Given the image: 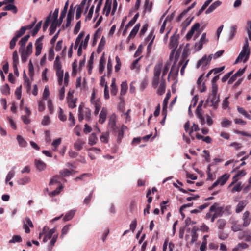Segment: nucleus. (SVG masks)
<instances>
[{"label":"nucleus","instance_id":"a19ab883","mask_svg":"<svg viewBox=\"0 0 251 251\" xmlns=\"http://www.w3.org/2000/svg\"><path fill=\"white\" fill-rule=\"evenodd\" d=\"M226 224V221L225 220L223 219H220L217 220V225L218 227V228L223 230L225 227V226Z\"/></svg>","mask_w":251,"mask_h":251},{"label":"nucleus","instance_id":"7ed1b4c3","mask_svg":"<svg viewBox=\"0 0 251 251\" xmlns=\"http://www.w3.org/2000/svg\"><path fill=\"white\" fill-rule=\"evenodd\" d=\"M250 53V50L249 47V43L248 40L246 38L242 50H241V52L239 53L238 56L236 58L235 61V64L239 62L242 61L244 57L245 58L243 60L244 62H247L249 57Z\"/></svg>","mask_w":251,"mask_h":251},{"label":"nucleus","instance_id":"09e8293b","mask_svg":"<svg viewBox=\"0 0 251 251\" xmlns=\"http://www.w3.org/2000/svg\"><path fill=\"white\" fill-rule=\"evenodd\" d=\"M24 78L25 79V85H26L27 91L28 92L31 89V82L27 78L25 72L24 73Z\"/></svg>","mask_w":251,"mask_h":251},{"label":"nucleus","instance_id":"ddd939ff","mask_svg":"<svg viewBox=\"0 0 251 251\" xmlns=\"http://www.w3.org/2000/svg\"><path fill=\"white\" fill-rule=\"evenodd\" d=\"M246 68L242 69H239L235 74H234L228 81V84H232L236 79L238 76H241L245 72Z\"/></svg>","mask_w":251,"mask_h":251},{"label":"nucleus","instance_id":"49530a36","mask_svg":"<svg viewBox=\"0 0 251 251\" xmlns=\"http://www.w3.org/2000/svg\"><path fill=\"white\" fill-rule=\"evenodd\" d=\"M51 12H50V15L47 17L46 21L43 25V30L44 31H45L46 29H47L48 27L49 26L50 21V18H51Z\"/></svg>","mask_w":251,"mask_h":251},{"label":"nucleus","instance_id":"f03ea898","mask_svg":"<svg viewBox=\"0 0 251 251\" xmlns=\"http://www.w3.org/2000/svg\"><path fill=\"white\" fill-rule=\"evenodd\" d=\"M163 67V61H158L155 65L153 69V76L152 79V85L154 88H157L159 84V77L161 74V70Z\"/></svg>","mask_w":251,"mask_h":251},{"label":"nucleus","instance_id":"864d4df0","mask_svg":"<svg viewBox=\"0 0 251 251\" xmlns=\"http://www.w3.org/2000/svg\"><path fill=\"white\" fill-rule=\"evenodd\" d=\"M22 239L20 235H14L12 238L9 240V243H15L16 242H21Z\"/></svg>","mask_w":251,"mask_h":251},{"label":"nucleus","instance_id":"aec40b11","mask_svg":"<svg viewBox=\"0 0 251 251\" xmlns=\"http://www.w3.org/2000/svg\"><path fill=\"white\" fill-rule=\"evenodd\" d=\"M30 37V35L28 34L21 38V39L20 40L19 42V44L20 45V47L19 48V52H21V51L23 49H25V44L28 40L29 38Z\"/></svg>","mask_w":251,"mask_h":251},{"label":"nucleus","instance_id":"338daca9","mask_svg":"<svg viewBox=\"0 0 251 251\" xmlns=\"http://www.w3.org/2000/svg\"><path fill=\"white\" fill-rule=\"evenodd\" d=\"M14 175H15V172L13 170L9 171L6 177V179H5L6 183L9 181L14 177Z\"/></svg>","mask_w":251,"mask_h":251},{"label":"nucleus","instance_id":"9b49d317","mask_svg":"<svg viewBox=\"0 0 251 251\" xmlns=\"http://www.w3.org/2000/svg\"><path fill=\"white\" fill-rule=\"evenodd\" d=\"M72 8L73 5H71L67 16V21L65 25L66 28L70 26L71 21L74 19L75 9H73Z\"/></svg>","mask_w":251,"mask_h":251},{"label":"nucleus","instance_id":"c756f323","mask_svg":"<svg viewBox=\"0 0 251 251\" xmlns=\"http://www.w3.org/2000/svg\"><path fill=\"white\" fill-rule=\"evenodd\" d=\"M55 230H56L55 228H52L50 229L49 232L46 234L45 237H44L43 239V242L45 243L47 242L48 240L50 239L52 237L53 234L55 233Z\"/></svg>","mask_w":251,"mask_h":251},{"label":"nucleus","instance_id":"f8f14e48","mask_svg":"<svg viewBox=\"0 0 251 251\" xmlns=\"http://www.w3.org/2000/svg\"><path fill=\"white\" fill-rule=\"evenodd\" d=\"M108 127L112 131H115L118 128L116 125V115L115 114H112L109 118Z\"/></svg>","mask_w":251,"mask_h":251},{"label":"nucleus","instance_id":"20e7f679","mask_svg":"<svg viewBox=\"0 0 251 251\" xmlns=\"http://www.w3.org/2000/svg\"><path fill=\"white\" fill-rule=\"evenodd\" d=\"M78 120L81 122L83 119L88 121L91 120V111L86 107H84L83 105H80L78 108Z\"/></svg>","mask_w":251,"mask_h":251},{"label":"nucleus","instance_id":"72a5a7b5","mask_svg":"<svg viewBox=\"0 0 251 251\" xmlns=\"http://www.w3.org/2000/svg\"><path fill=\"white\" fill-rule=\"evenodd\" d=\"M178 70H179V66H176V65H175V64H174L171 68V70L168 76L169 77L171 75H177L178 73Z\"/></svg>","mask_w":251,"mask_h":251},{"label":"nucleus","instance_id":"2f4dec72","mask_svg":"<svg viewBox=\"0 0 251 251\" xmlns=\"http://www.w3.org/2000/svg\"><path fill=\"white\" fill-rule=\"evenodd\" d=\"M197 229L194 227L191 231V235L192 237V239L190 242L191 244L194 243L195 241H197L198 238V234L197 233Z\"/></svg>","mask_w":251,"mask_h":251},{"label":"nucleus","instance_id":"0eeeda50","mask_svg":"<svg viewBox=\"0 0 251 251\" xmlns=\"http://www.w3.org/2000/svg\"><path fill=\"white\" fill-rule=\"evenodd\" d=\"M178 37L175 35L171 37L169 43V47L172 49L170 57L173 56L177 46H178Z\"/></svg>","mask_w":251,"mask_h":251},{"label":"nucleus","instance_id":"6e6d98bb","mask_svg":"<svg viewBox=\"0 0 251 251\" xmlns=\"http://www.w3.org/2000/svg\"><path fill=\"white\" fill-rule=\"evenodd\" d=\"M199 130H200V128L198 126V125H197L196 124H194L189 132V135L191 137V138L193 140L194 139V138L192 136V133H193V131H198Z\"/></svg>","mask_w":251,"mask_h":251},{"label":"nucleus","instance_id":"473e14b6","mask_svg":"<svg viewBox=\"0 0 251 251\" xmlns=\"http://www.w3.org/2000/svg\"><path fill=\"white\" fill-rule=\"evenodd\" d=\"M17 140L20 146L22 147H25L27 146V143L21 135H17Z\"/></svg>","mask_w":251,"mask_h":251},{"label":"nucleus","instance_id":"dca6fc26","mask_svg":"<svg viewBox=\"0 0 251 251\" xmlns=\"http://www.w3.org/2000/svg\"><path fill=\"white\" fill-rule=\"evenodd\" d=\"M166 81L164 78L161 79L160 83L157 89V93L159 95H162L165 92Z\"/></svg>","mask_w":251,"mask_h":251},{"label":"nucleus","instance_id":"a878e982","mask_svg":"<svg viewBox=\"0 0 251 251\" xmlns=\"http://www.w3.org/2000/svg\"><path fill=\"white\" fill-rule=\"evenodd\" d=\"M60 25H59V21L52 20L50 27V35H52L55 32L57 26Z\"/></svg>","mask_w":251,"mask_h":251},{"label":"nucleus","instance_id":"c9c22d12","mask_svg":"<svg viewBox=\"0 0 251 251\" xmlns=\"http://www.w3.org/2000/svg\"><path fill=\"white\" fill-rule=\"evenodd\" d=\"M111 94L112 95L115 96L117 94L118 89L115 83V79L113 78L112 80V83L111 85Z\"/></svg>","mask_w":251,"mask_h":251},{"label":"nucleus","instance_id":"a18cd8bd","mask_svg":"<svg viewBox=\"0 0 251 251\" xmlns=\"http://www.w3.org/2000/svg\"><path fill=\"white\" fill-rule=\"evenodd\" d=\"M114 133H117L118 134H117V142L118 143H120L122 140V139L123 138V136H124V132L121 130H120V128L118 127L117 128V130H116L115 131H113Z\"/></svg>","mask_w":251,"mask_h":251},{"label":"nucleus","instance_id":"ea45409f","mask_svg":"<svg viewBox=\"0 0 251 251\" xmlns=\"http://www.w3.org/2000/svg\"><path fill=\"white\" fill-rule=\"evenodd\" d=\"M71 226V225L68 224L66 225L63 227L61 230V234L60 237L61 238H63V237L67 234L70 229Z\"/></svg>","mask_w":251,"mask_h":251},{"label":"nucleus","instance_id":"c85d7f7f","mask_svg":"<svg viewBox=\"0 0 251 251\" xmlns=\"http://www.w3.org/2000/svg\"><path fill=\"white\" fill-rule=\"evenodd\" d=\"M35 163L37 168L39 171H42L44 170L46 167V164L41 160L35 159Z\"/></svg>","mask_w":251,"mask_h":251},{"label":"nucleus","instance_id":"052dcab7","mask_svg":"<svg viewBox=\"0 0 251 251\" xmlns=\"http://www.w3.org/2000/svg\"><path fill=\"white\" fill-rule=\"evenodd\" d=\"M115 60L116 62V65L115 66V71L117 72L119 71L121 66V62L120 58L117 56L115 57Z\"/></svg>","mask_w":251,"mask_h":251},{"label":"nucleus","instance_id":"4d7b16f0","mask_svg":"<svg viewBox=\"0 0 251 251\" xmlns=\"http://www.w3.org/2000/svg\"><path fill=\"white\" fill-rule=\"evenodd\" d=\"M13 65H18L19 62V57L17 51H14L12 54Z\"/></svg>","mask_w":251,"mask_h":251},{"label":"nucleus","instance_id":"13d9d810","mask_svg":"<svg viewBox=\"0 0 251 251\" xmlns=\"http://www.w3.org/2000/svg\"><path fill=\"white\" fill-rule=\"evenodd\" d=\"M236 31H237V26L236 25L232 26L230 29V35H229V40H232L233 38V37L235 35Z\"/></svg>","mask_w":251,"mask_h":251},{"label":"nucleus","instance_id":"5fc2aeb1","mask_svg":"<svg viewBox=\"0 0 251 251\" xmlns=\"http://www.w3.org/2000/svg\"><path fill=\"white\" fill-rule=\"evenodd\" d=\"M93 54H91L90 59L88 61V73L89 74H91V70L93 69Z\"/></svg>","mask_w":251,"mask_h":251},{"label":"nucleus","instance_id":"39448f33","mask_svg":"<svg viewBox=\"0 0 251 251\" xmlns=\"http://www.w3.org/2000/svg\"><path fill=\"white\" fill-rule=\"evenodd\" d=\"M219 204L218 203H214L209 209L210 212H214V213L211 217V222L213 223L215 221L216 218L218 217L222 216L223 214L224 213V207L219 206Z\"/></svg>","mask_w":251,"mask_h":251},{"label":"nucleus","instance_id":"bf43d9fd","mask_svg":"<svg viewBox=\"0 0 251 251\" xmlns=\"http://www.w3.org/2000/svg\"><path fill=\"white\" fill-rule=\"evenodd\" d=\"M221 124V126L223 127H227L231 125V122L230 121H229V120H228L226 118H225L223 120Z\"/></svg>","mask_w":251,"mask_h":251},{"label":"nucleus","instance_id":"4c0bfd02","mask_svg":"<svg viewBox=\"0 0 251 251\" xmlns=\"http://www.w3.org/2000/svg\"><path fill=\"white\" fill-rule=\"evenodd\" d=\"M98 140L97 137L95 133H92L91 134L89 138L88 143L89 145L92 146L95 145Z\"/></svg>","mask_w":251,"mask_h":251},{"label":"nucleus","instance_id":"e433bc0d","mask_svg":"<svg viewBox=\"0 0 251 251\" xmlns=\"http://www.w3.org/2000/svg\"><path fill=\"white\" fill-rule=\"evenodd\" d=\"M0 90L1 93L5 95H8L10 93V90L9 85L7 84H5L3 85L1 88Z\"/></svg>","mask_w":251,"mask_h":251},{"label":"nucleus","instance_id":"4468645a","mask_svg":"<svg viewBox=\"0 0 251 251\" xmlns=\"http://www.w3.org/2000/svg\"><path fill=\"white\" fill-rule=\"evenodd\" d=\"M25 222L24 221L23 227L25 230V232L26 233H29L30 231V230L28 226L30 227H33V224L29 217H26L25 218Z\"/></svg>","mask_w":251,"mask_h":251},{"label":"nucleus","instance_id":"6ab92c4d","mask_svg":"<svg viewBox=\"0 0 251 251\" xmlns=\"http://www.w3.org/2000/svg\"><path fill=\"white\" fill-rule=\"evenodd\" d=\"M222 2L219 0H217L213 3L205 11V14H208L213 12L216 8L219 7Z\"/></svg>","mask_w":251,"mask_h":251},{"label":"nucleus","instance_id":"c03bdc74","mask_svg":"<svg viewBox=\"0 0 251 251\" xmlns=\"http://www.w3.org/2000/svg\"><path fill=\"white\" fill-rule=\"evenodd\" d=\"M26 31V28L25 27L22 26L20 29L18 31H17L15 33V37H16L18 39L19 38L21 37L23 35H24Z\"/></svg>","mask_w":251,"mask_h":251},{"label":"nucleus","instance_id":"6e6552de","mask_svg":"<svg viewBox=\"0 0 251 251\" xmlns=\"http://www.w3.org/2000/svg\"><path fill=\"white\" fill-rule=\"evenodd\" d=\"M212 54H210L207 56L206 55H204L200 60H199L197 64V68H199L200 66H202L204 69V67L207 65H209L211 59Z\"/></svg>","mask_w":251,"mask_h":251},{"label":"nucleus","instance_id":"f3484780","mask_svg":"<svg viewBox=\"0 0 251 251\" xmlns=\"http://www.w3.org/2000/svg\"><path fill=\"white\" fill-rule=\"evenodd\" d=\"M68 5H69V1L67 0L66 1V2L65 3V4L63 8V9L61 12L60 16L59 19L58 20L59 25H61V23H62L63 19L66 16V13H67L68 8Z\"/></svg>","mask_w":251,"mask_h":251},{"label":"nucleus","instance_id":"a211bd4d","mask_svg":"<svg viewBox=\"0 0 251 251\" xmlns=\"http://www.w3.org/2000/svg\"><path fill=\"white\" fill-rule=\"evenodd\" d=\"M206 33H203L201 37V38L200 40L199 43H196L195 44V46L197 47L198 46L197 50H201L202 48L203 44H205L208 42V40L206 39Z\"/></svg>","mask_w":251,"mask_h":251},{"label":"nucleus","instance_id":"de8ad7c7","mask_svg":"<svg viewBox=\"0 0 251 251\" xmlns=\"http://www.w3.org/2000/svg\"><path fill=\"white\" fill-rule=\"evenodd\" d=\"M127 89V84L126 82H123L121 84V91L120 94L121 95H125Z\"/></svg>","mask_w":251,"mask_h":251},{"label":"nucleus","instance_id":"8fccbe9b","mask_svg":"<svg viewBox=\"0 0 251 251\" xmlns=\"http://www.w3.org/2000/svg\"><path fill=\"white\" fill-rule=\"evenodd\" d=\"M109 133L108 132L103 133L100 137V140L101 142L107 143L108 141Z\"/></svg>","mask_w":251,"mask_h":251},{"label":"nucleus","instance_id":"cd10ccee","mask_svg":"<svg viewBox=\"0 0 251 251\" xmlns=\"http://www.w3.org/2000/svg\"><path fill=\"white\" fill-rule=\"evenodd\" d=\"M61 179V177L60 176L56 175L54 176L50 180L49 182L50 185H52L54 184H58L59 186L62 185L60 182V180Z\"/></svg>","mask_w":251,"mask_h":251},{"label":"nucleus","instance_id":"603ef678","mask_svg":"<svg viewBox=\"0 0 251 251\" xmlns=\"http://www.w3.org/2000/svg\"><path fill=\"white\" fill-rule=\"evenodd\" d=\"M219 79V75H217L214 78L212 79L211 81L212 83V86H211V90H213L214 88H216V90H218V85L216 84V82L218 81V80Z\"/></svg>","mask_w":251,"mask_h":251},{"label":"nucleus","instance_id":"5701e85b","mask_svg":"<svg viewBox=\"0 0 251 251\" xmlns=\"http://www.w3.org/2000/svg\"><path fill=\"white\" fill-rule=\"evenodd\" d=\"M250 212L248 211H246L244 212L243 215V226H247L251 222V219L249 218Z\"/></svg>","mask_w":251,"mask_h":251},{"label":"nucleus","instance_id":"69168bd1","mask_svg":"<svg viewBox=\"0 0 251 251\" xmlns=\"http://www.w3.org/2000/svg\"><path fill=\"white\" fill-rule=\"evenodd\" d=\"M58 237V235H54L50 242V245L49 246V250H51L53 246L54 245L55 242H56L57 239Z\"/></svg>","mask_w":251,"mask_h":251},{"label":"nucleus","instance_id":"37998d69","mask_svg":"<svg viewBox=\"0 0 251 251\" xmlns=\"http://www.w3.org/2000/svg\"><path fill=\"white\" fill-rule=\"evenodd\" d=\"M21 60L23 62H25L27 61L28 57L31 54H28L27 52H25V49H23L21 52Z\"/></svg>","mask_w":251,"mask_h":251},{"label":"nucleus","instance_id":"412c9836","mask_svg":"<svg viewBox=\"0 0 251 251\" xmlns=\"http://www.w3.org/2000/svg\"><path fill=\"white\" fill-rule=\"evenodd\" d=\"M140 26V24L139 23H138V24H137L135 25V26L133 27V28L130 32V34L129 35V36L127 38L128 42L129 41V40H130L131 38H134L135 36V35L138 32Z\"/></svg>","mask_w":251,"mask_h":251},{"label":"nucleus","instance_id":"774afa93","mask_svg":"<svg viewBox=\"0 0 251 251\" xmlns=\"http://www.w3.org/2000/svg\"><path fill=\"white\" fill-rule=\"evenodd\" d=\"M71 171L67 169H64L59 172L60 175L62 176H68L71 175Z\"/></svg>","mask_w":251,"mask_h":251},{"label":"nucleus","instance_id":"f704fd0d","mask_svg":"<svg viewBox=\"0 0 251 251\" xmlns=\"http://www.w3.org/2000/svg\"><path fill=\"white\" fill-rule=\"evenodd\" d=\"M243 225H242L241 224L238 223L237 221L235 222L232 226H231L232 230L234 231H238L242 229L243 227Z\"/></svg>","mask_w":251,"mask_h":251},{"label":"nucleus","instance_id":"3c124183","mask_svg":"<svg viewBox=\"0 0 251 251\" xmlns=\"http://www.w3.org/2000/svg\"><path fill=\"white\" fill-rule=\"evenodd\" d=\"M139 14L138 13L134 15V17L126 25L127 27H130L132 26L135 24L136 21H137V19L139 17Z\"/></svg>","mask_w":251,"mask_h":251},{"label":"nucleus","instance_id":"393cba45","mask_svg":"<svg viewBox=\"0 0 251 251\" xmlns=\"http://www.w3.org/2000/svg\"><path fill=\"white\" fill-rule=\"evenodd\" d=\"M104 55V53H103V54L101 56V57H100V60L99 71V73L100 74H101L104 71V64H105V61H106V60H105V58Z\"/></svg>","mask_w":251,"mask_h":251},{"label":"nucleus","instance_id":"f257e3e1","mask_svg":"<svg viewBox=\"0 0 251 251\" xmlns=\"http://www.w3.org/2000/svg\"><path fill=\"white\" fill-rule=\"evenodd\" d=\"M218 90L216 87L211 90V93L206 100L204 107L206 106L212 107L213 109L216 110L218 108L220 102V96L218 95Z\"/></svg>","mask_w":251,"mask_h":251},{"label":"nucleus","instance_id":"b1692460","mask_svg":"<svg viewBox=\"0 0 251 251\" xmlns=\"http://www.w3.org/2000/svg\"><path fill=\"white\" fill-rule=\"evenodd\" d=\"M85 142L80 139H78L74 143V148L75 150L79 151L83 148Z\"/></svg>","mask_w":251,"mask_h":251},{"label":"nucleus","instance_id":"423d86ee","mask_svg":"<svg viewBox=\"0 0 251 251\" xmlns=\"http://www.w3.org/2000/svg\"><path fill=\"white\" fill-rule=\"evenodd\" d=\"M230 176L228 174H225L220 177L208 189L210 190H212L214 188L218 186L219 184L221 185H224L227 181Z\"/></svg>","mask_w":251,"mask_h":251},{"label":"nucleus","instance_id":"680f3d73","mask_svg":"<svg viewBox=\"0 0 251 251\" xmlns=\"http://www.w3.org/2000/svg\"><path fill=\"white\" fill-rule=\"evenodd\" d=\"M170 63H166L165 64V66L164 67V68H163V72H162V76H161V79L164 78V77L165 76V75L167 73V72H168V71L169 70V69L170 68Z\"/></svg>","mask_w":251,"mask_h":251},{"label":"nucleus","instance_id":"58836bf2","mask_svg":"<svg viewBox=\"0 0 251 251\" xmlns=\"http://www.w3.org/2000/svg\"><path fill=\"white\" fill-rule=\"evenodd\" d=\"M75 213V211L70 210L65 214V216L63 217V220L64 221H68L70 220L74 217Z\"/></svg>","mask_w":251,"mask_h":251},{"label":"nucleus","instance_id":"0e129e2a","mask_svg":"<svg viewBox=\"0 0 251 251\" xmlns=\"http://www.w3.org/2000/svg\"><path fill=\"white\" fill-rule=\"evenodd\" d=\"M69 115V121H70L69 126L70 127H72L75 125V119L73 114L71 112H70Z\"/></svg>","mask_w":251,"mask_h":251},{"label":"nucleus","instance_id":"7c9ffc66","mask_svg":"<svg viewBox=\"0 0 251 251\" xmlns=\"http://www.w3.org/2000/svg\"><path fill=\"white\" fill-rule=\"evenodd\" d=\"M4 11H12L13 13L16 14L17 13L18 10L17 7L13 4H9L3 8Z\"/></svg>","mask_w":251,"mask_h":251},{"label":"nucleus","instance_id":"2eb2a0df","mask_svg":"<svg viewBox=\"0 0 251 251\" xmlns=\"http://www.w3.org/2000/svg\"><path fill=\"white\" fill-rule=\"evenodd\" d=\"M107 114V109L105 107H103L101 109L100 113L99 115V122L100 124H103L106 120Z\"/></svg>","mask_w":251,"mask_h":251},{"label":"nucleus","instance_id":"79ce46f5","mask_svg":"<svg viewBox=\"0 0 251 251\" xmlns=\"http://www.w3.org/2000/svg\"><path fill=\"white\" fill-rule=\"evenodd\" d=\"M63 188V187L62 185H59L55 190H54V191L50 193L49 195L50 197H54V196L59 194L60 193V191L62 190Z\"/></svg>","mask_w":251,"mask_h":251},{"label":"nucleus","instance_id":"1a4fd4ad","mask_svg":"<svg viewBox=\"0 0 251 251\" xmlns=\"http://www.w3.org/2000/svg\"><path fill=\"white\" fill-rule=\"evenodd\" d=\"M203 101H201L200 102L198 106L197 107L196 114L197 117L199 119L201 124L203 125L205 124V118L202 113V106L203 104Z\"/></svg>","mask_w":251,"mask_h":251},{"label":"nucleus","instance_id":"9d476101","mask_svg":"<svg viewBox=\"0 0 251 251\" xmlns=\"http://www.w3.org/2000/svg\"><path fill=\"white\" fill-rule=\"evenodd\" d=\"M44 39V36H41L36 41L35 43V55L38 56L41 54V50L43 47L42 40Z\"/></svg>","mask_w":251,"mask_h":251},{"label":"nucleus","instance_id":"bb28decb","mask_svg":"<svg viewBox=\"0 0 251 251\" xmlns=\"http://www.w3.org/2000/svg\"><path fill=\"white\" fill-rule=\"evenodd\" d=\"M247 202L246 201H240L236 206L235 210L236 212L239 213L240 212H241L243 210L245 206L247 205Z\"/></svg>","mask_w":251,"mask_h":251},{"label":"nucleus","instance_id":"4be33fe9","mask_svg":"<svg viewBox=\"0 0 251 251\" xmlns=\"http://www.w3.org/2000/svg\"><path fill=\"white\" fill-rule=\"evenodd\" d=\"M112 0H106L103 12H105L106 16H108L111 9Z\"/></svg>","mask_w":251,"mask_h":251},{"label":"nucleus","instance_id":"e2e57ef3","mask_svg":"<svg viewBox=\"0 0 251 251\" xmlns=\"http://www.w3.org/2000/svg\"><path fill=\"white\" fill-rule=\"evenodd\" d=\"M58 118L61 121L63 122H64L67 120V117L65 114H63V110L61 108H59Z\"/></svg>","mask_w":251,"mask_h":251}]
</instances>
